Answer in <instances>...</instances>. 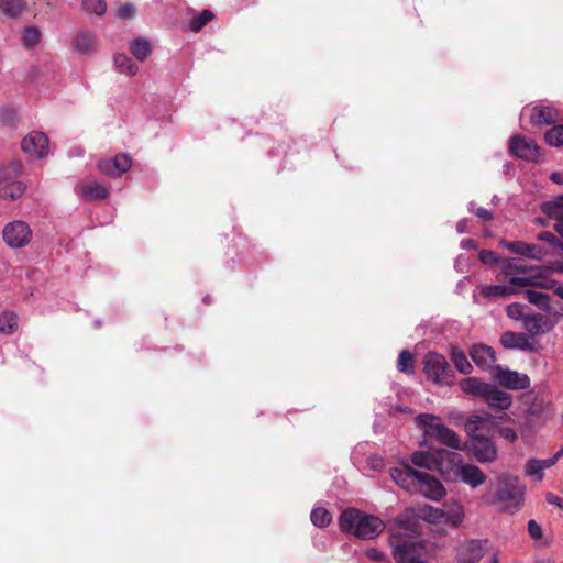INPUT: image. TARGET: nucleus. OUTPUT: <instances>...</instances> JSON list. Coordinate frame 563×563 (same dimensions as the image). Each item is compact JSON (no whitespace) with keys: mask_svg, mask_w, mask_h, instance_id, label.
Segmentation results:
<instances>
[{"mask_svg":"<svg viewBox=\"0 0 563 563\" xmlns=\"http://www.w3.org/2000/svg\"><path fill=\"white\" fill-rule=\"evenodd\" d=\"M98 46L99 43L93 33L81 31L75 36L74 47L82 55H89L97 52Z\"/></svg>","mask_w":563,"mask_h":563,"instance_id":"nucleus-26","label":"nucleus"},{"mask_svg":"<svg viewBox=\"0 0 563 563\" xmlns=\"http://www.w3.org/2000/svg\"><path fill=\"white\" fill-rule=\"evenodd\" d=\"M468 210L474 212L482 220L490 221L493 219V213L490 211L482 207L475 208L474 202H470Z\"/></svg>","mask_w":563,"mask_h":563,"instance_id":"nucleus-51","label":"nucleus"},{"mask_svg":"<svg viewBox=\"0 0 563 563\" xmlns=\"http://www.w3.org/2000/svg\"><path fill=\"white\" fill-rule=\"evenodd\" d=\"M367 555L372 559H377V555H376V550H369L367 552Z\"/></svg>","mask_w":563,"mask_h":563,"instance_id":"nucleus-64","label":"nucleus"},{"mask_svg":"<svg viewBox=\"0 0 563 563\" xmlns=\"http://www.w3.org/2000/svg\"><path fill=\"white\" fill-rule=\"evenodd\" d=\"M213 19V13L210 10H203L199 14L195 15L190 23L189 29L192 32L200 31L207 23H209Z\"/></svg>","mask_w":563,"mask_h":563,"instance_id":"nucleus-41","label":"nucleus"},{"mask_svg":"<svg viewBox=\"0 0 563 563\" xmlns=\"http://www.w3.org/2000/svg\"><path fill=\"white\" fill-rule=\"evenodd\" d=\"M460 245H461L462 249H475L476 247L475 242L473 240H471V239L462 240Z\"/></svg>","mask_w":563,"mask_h":563,"instance_id":"nucleus-59","label":"nucleus"},{"mask_svg":"<svg viewBox=\"0 0 563 563\" xmlns=\"http://www.w3.org/2000/svg\"><path fill=\"white\" fill-rule=\"evenodd\" d=\"M523 327L530 333L544 332L547 328V319L540 313H528L525 318Z\"/></svg>","mask_w":563,"mask_h":563,"instance_id":"nucleus-32","label":"nucleus"},{"mask_svg":"<svg viewBox=\"0 0 563 563\" xmlns=\"http://www.w3.org/2000/svg\"><path fill=\"white\" fill-rule=\"evenodd\" d=\"M12 169H13V172H14V173H16V174H18V173H20V170H21V165H20L19 163H14V164L12 165Z\"/></svg>","mask_w":563,"mask_h":563,"instance_id":"nucleus-63","label":"nucleus"},{"mask_svg":"<svg viewBox=\"0 0 563 563\" xmlns=\"http://www.w3.org/2000/svg\"><path fill=\"white\" fill-rule=\"evenodd\" d=\"M23 9L21 0H0V10L8 16H18Z\"/></svg>","mask_w":563,"mask_h":563,"instance_id":"nucleus-40","label":"nucleus"},{"mask_svg":"<svg viewBox=\"0 0 563 563\" xmlns=\"http://www.w3.org/2000/svg\"><path fill=\"white\" fill-rule=\"evenodd\" d=\"M77 192L88 201L106 199L109 195L108 188L96 180H89L79 185Z\"/></svg>","mask_w":563,"mask_h":563,"instance_id":"nucleus-24","label":"nucleus"},{"mask_svg":"<svg viewBox=\"0 0 563 563\" xmlns=\"http://www.w3.org/2000/svg\"><path fill=\"white\" fill-rule=\"evenodd\" d=\"M525 295L530 303L543 311L551 312V299L547 294L537 289H528Z\"/></svg>","mask_w":563,"mask_h":563,"instance_id":"nucleus-33","label":"nucleus"},{"mask_svg":"<svg viewBox=\"0 0 563 563\" xmlns=\"http://www.w3.org/2000/svg\"><path fill=\"white\" fill-rule=\"evenodd\" d=\"M132 158L128 154H118L113 158L101 159L98 162V170L111 178H119L131 168Z\"/></svg>","mask_w":563,"mask_h":563,"instance_id":"nucleus-11","label":"nucleus"},{"mask_svg":"<svg viewBox=\"0 0 563 563\" xmlns=\"http://www.w3.org/2000/svg\"><path fill=\"white\" fill-rule=\"evenodd\" d=\"M509 150L514 156L526 161H536L539 156V146L536 142L519 135L510 140Z\"/></svg>","mask_w":563,"mask_h":563,"instance_id":"nucleus-16","label":"nucleus"},{"mask_svg":"<svg viewBox=\"0 0 563 563\" xmlns=\"http://www.w3.org/2000/svg\"><path fill=\"white\" fill-rule=\"evenodd\" d=\"M550 179L556 184L563 185V172H553L550 175Z\"/></svg>","mask_w":563,"mask_h":563,"instance_id":"nucleus-58","label":"nucleus"},{"mask_svg":"<svg viewBox=\"0 0 563 563\" xmlns=\"http://www.w3.org/2000/svg\"><path fill=\"white\" fill-rule=\"evenodd\" d=\"M559 118V111L551 106H537L532 108L530 122L536 126L550 125Z\"/></svg>","mask_w":563,"mask_h":563,"instance_id":"nucleus-23","label":"nucleus"},{"mask_svg":"<svg viewBox=\"0 0 563 563\" xmlns=\"http://www.w3.org/2000/svg\"><path fill=\"white\" fill-rule=\"evenodd\" d=\"M508 277V284L485 286L482 295L486 298L507 297L521 288L536 283V275L528 272L523 266L517 265L514 260H507L503 263V272L497 276L499 282Z\"/></svg>","mask_w":563,"mask_h":563,"instance_id":"nucleus-2","label":"nucleus"},{"mask_svg":"<svg viewBox=\"0 0 563 563\" xmlns=\"http://www.w3.org/2000/svg\"><path fill=\"white\" fill-rule=\"evenodd\" d=\"M500 244L511 253L522 255L528 258L541 260L548 254V251L540 245L526 243L523 241L509 242L503 240L500 241Z\"/></svg>","mask_w":563,"mask_h":563,"instance_id":"nucleus-18","label":"nucleus"},{"mask_svg":"<svg viewBox=\"0 0 563 563\" xmlns=\"http://www.w3.org/2000/svg\"><path fill=\"white\" fill-rule=\"evenodd\" d=\"M41 40L40 31L35 27H27L23 34V43L27 47L36 45Z\"/></svg>","mask_w":563,"mask_h":563,"instance_id":"nucleus-48","label":"nucleus"},{"mask_svg":"<svg viewBox=\"0 0 563 563\" xmlns=\"http://www.w3.org/2000/svg\"><path fill=\"white\" fill-rule=\"evenodd\" d=\"M366 463L371 470L377 472L384 467V460L379 455H369L366 459Z\"/></svg>","mask_w":563,"mask_h":563,"instance_id":"nucleus-54","label":"nucleus"},{"mask_svg":"<svg viewBox=\"0 0 563 563\" xmlns=\"http://www.w3.org/2000/svg\"><path fill=\"white\" fill-rule=\"evenodd\" d=\"M495 371V378L501 386L508 389L523 390L530 386V378L527 374L503 368L500 366H496Z\"/></svg>","mask_w":563,"mask_h":563,"instance_id":"nucleus-12","label":"nucleus"},{"mask_svg":"<svg viewBox=\"0 0 563 563\" xmlns=\"http://www.w3.org/2000/svg\"><path fill=\"white\" fill-rule=\"evenodd\" d=\"M424 372L427 377L438 385L451 386L454 383V372L441 354L428 353L426 355Z\"/></svg>","mask_w":563,"mask_h":563,"instance_id":"nucleus-7","label":"nucleus"},{"mask_svg":"<svg viewBox=\"0 0 563 563\" xmlns=\"http://www.w3.org/2000/svg\"><path fill=\"white\" fill-rule=\"evenodd\" d=\"M418 475L419 472L408 465L390 470V477L393 481L406 490H410L412 487H416Z\"/></svg>","mask_w":563,"mask_h":563,"instance_id":"nucleus-20","label":"nucleus"},{"mask_svg":"<svg viewBox=\"0 0 563 563\" xmlns=\"http://www.w3.org/2000/svg\"><path fill=\"white\" fill-rule=\"evenodd\" d=\"M48 144L44 133L33 131L22 140L21 147L24 153L42 158L48 153Z\"/></svg>","mask_w":563,"mask_h":563,"instance_id":"nucleus-15","label":"nucleus"},{"mask_svg":"<svg viewBox=\"0 0 563 563\" xmlns=\"http://www.w3.org/2000/svg\"><path fill=\"white\" fill-rule=\"evenodd\" d=\"M500 344L506 349L533 350L529 335L525 333L507 331L500 336Z\"/></svg>","mask_w":563,"mask_h":563,"instance_id":"nucleus-25","label":"nucleus"},{"mask_svg":"<svg viewBox=\"0 0 563 563\" xmlns=\"http://www.w3.org/2000/svg\"><path fill=\"white\" fill-rule=\"evenodd\" d=\"M561 456H563V446L552 457H549L548 460H553L555 464Z\"/></svg>","mask_w":563,"mask_h":563,"instance_id":"nucleus-62","label":"nucleus"},{"mask_svg":"<svg viewBox=\"0 0 563 563\" xmlns=\"http://www.w3.org/2000/svg\"><path fill=\"white\" fill-rule=\"evenodd\" d=\"M532 286L547 289L553 288L554 294L563 300V283H556L553 279L539 280L538 276L536 275V283H533Z\"/></svg>","mask_w":563,"mask_h":563,"instance_id":"nucleus-46","label":"nucleus"},{"mask_svg":"<svg viewBox=\"0 0 563 563\" xmlns=\"http://www.w3.org/2000/svg\"><path fill=\"white\" fill-rule=\"evenodd\" d=\"M135 14V8L131 3L121 4L115 12V16L122 20L131 19Z\"/></svg>","mask_w":563,"mask_h":563,"instance_id":"nucleus-49","label":"nucleus"},{"mask_svg":"<svg viewBox=\"0 0 563 563\" xmlns=\"http://www.w3.org/2000/svg\"><path fill=\"white\" fill-rule=\"evenodd\" d=\"M523 413V427L530 432L543 428L554 416V404L543 390L533 388L520 397Z\"/></svg>","mask_w":563,"mask_h":563,"instance_id":"nucleus-1","label":"nucleus"},{"mask_svg":"<svg viewBox=\"0 0 563 563\" xmlns=\"http://www.w3.org/2000/svg\"><path fill=\"white\" fill-rule=\"evenodd\" d=\"M130 51L140 62H144L153 52V46L147 38L137 37L131 42Z\"/></svg>","mask_w":563,"mask_h":563,"instance_id":"nucleus-29","label":"nucleus"},{"mask_svg":"<svg viewBox=\"0 0 563 563\" xmlns=\"http://www.w3.org/2000/svg\"><path fill=\"white\" fill-rule=\"evenodd\" d=\"M443 515L442 523H449L452 527H459L464 518V509L460 504L453 503L445 506L443 509Z\"/></svg>","mask_w":563,"mask_h":563,"instance_id":"nucleus-30","label":"nucleus"},{"mask_svg":"<svg viewBox=\"0 0 563 563\" xmlns=\"http://www.w3.org/2000/svg\"><path fill=\"white\" fill-rule=\"evenodd\" d=\"M397 368L399 372L407 374L413 372V356L409 351L404 350L400 352L397 361Z\"/></svg>","mask_w":563,"mask_h":563,"instance_id":"nucleus-43","label":"nucleus"},{"mask_svg":"<svg viewBox=\"0 0 563 563\" xmlns=\"http://www.w3.org/2000/svg\"><path fill=\"white\" fill-rule=\"evenodd\" d=\"M538 240L549 242L550 244L563 246V243L560 242V240L551 232L549 231H542L537 235Z\"/></svg>","mask_w":563,"mask_h":563,"instance_id":"nucleus-53","label":"nucleus"},{"mask_svg":"<svg viewBox=\"0 0 563 563\" xmlns=\"http://www.w3.org/2000/svg\"><path fill=\"white\" fill-rule=\"evenodd\" d=\"M528 533L533 540H539L543 536L542 527L533 519L528 521Z\"/></svg>","mask_w":563,"mask_h":563,"instance_id":"nucleus-50","label":"nucleus"},{"mask_svg":"<svg viewBox=\"0 0 563 563\" xmlns=\"http://www.w3.org/2000/svg\"><path fill=\"white\" fill-rule=\"evenodd\" d=\"M555 317H563V306H559L558 308L551 307V312Z\"/></svg>","mask_w":563,"mask_h":563,"instance_id":"nucleus-61","label":"nucleus"},{"mask_svg":"<svg viewBox=\"0 0 563 563\" xmlns=\"http://www.w3.org/2000/svg\"><path fill=\"white\" fill-rule=\"evenodd\" d=\"M498 433L503 439H505L508 442H515L518 438L516 430L510 427L499 428Z\"/></svg>","mask_w":563,"mask_h":563,"instance_id":"nucleus-55","label":"nucleus"},{"mask_svg":"<svg viewBox=\"0 0 563 563\" xmlns=\"http://www.w3.org/2000/svg\"><path fill=\"white\" fill-rule=\"evenodd\" d=\"M483 400H485L489 407L501 411L508 410L512 405V396L509 393L500 390L493 385L489 386Z\"/></svg>","mask_w":563,"mask_h":563,"instance_id":"nucleus-21","label":"nucleus"},{"mask_svg":"<svg viewBox=\"0 0 563 563\" xmlns=\"http://www.w3.org/2000/svg\"><path fill=\"white\" fill-rule=\"evenodd\" d=\"M82 7L86 12L96 15H103L107 10L104 0H82Z\"/></svg>","mask_w":563,"mask_h":563,"instance_id":"nucleus-44","label":"nucleus"},{"mask_svg":"<svg viewBox=\"0 0 563 563\" xmlns=\"http://www.w3.org/2000/svg\"><path fill=\"white\" fill-rule=\"evenodd\" d=\"M459 462V453L444 449L434 451H417L411 456V462L418 467L438 471L442 475L449 474L451 462Z\"/></svg>","mask_w":563,"mask_h":563,"instance_id":"nucleus-6","label":"nucleus"},{"mask_svg":"<svg viewBox=\"0 0 563 563\" xmlns=\"http://www.w3.org/2000/svg\"><path fill=\"white\" fill-rule=\"evenodd\" d=\"M451 358H452V362L454 363L455 368L461 374L466 375L472 372L473 366L468 362L466 354L462 350H460L457 347H453L451 351Z\"/></svg>","mask_w":563,"mask_h":563,"instance_id":"nucleus-35","label":"nucleus"},{"mask_svg":"<svg viewBox=\"0 0 563 563\" xmlns=\"http://www.w3.org/2000/svg\"><path fill=\"white\" fill-rule=\"evenodd\" d=\"M470 452L479 463L493 462L497 456L494 442L483 435L471 437Z\"/></svg>","mask_w":563,"mask_h":563,"instance_id":"nucleus-14","label":"nucleus"},{"mask_svg":"<svg viewBox=\"0 0 563 563\" xmlns=\"http://www.w3.org/2000/svg\"><path fill=\"white\" fill-rule=\"evenodd\" d=\"M479 260L483 264L492 265L498 262V256L494 251L484 250L479 253Z\"/></svg>","mask_w":563,"mask_h":563,"instance_id":"nucleus-52","label":"nucleus"},{"mask_svg":"<svg viewBox=\"0 0 563 563\" xmlns=\"http://www.w3.org/2000/svg\"><path fill=\"white\" fill-rule=\"evenodd\" d=\"M526 486L521 484L518 476L501 474L496 479V493L487 498L488 504L499 505L503 511L515 514L523 506Z\"/></svg>","mask_w":563,"mask_h":563,"instance_id":"nucleus-4","label":"nucleus"},{"mask_svg":"<svg viewBox=\"0 0 563 563\" xmlns=\"http://www.w3.org/2000/svg\"><path fill=\"white\" fill-rule=\"evenodd\" d=\"M339 525L342 531L363 540L376 538L386 527L385 522L377 516L355 508L345 509L339 518Z\"/></svg>","mask_w":563,"mask_h":563,"instance_id":"nucleus-3","label":"nucleus"},{"mask_svg":"<svg viewBox=\"0 0 563 563\" xmlns=\"http://www.w3.org/2000/svg\"><path fill=\"white\" fill-rule=\"evenodd\" d=\"M490 384H487L476 377H467L463 378L460 382V388L464 394L484 398L485 394L487 393Z\"/></svg>","mask_w":563,"mask_h":563,"instance_id":"nucleus-27","label":"nucleus"},{"mask_svg":"<svg viewBox=\"0 0 563 563\" xmlns=\"http://www.w3.org/2000/svg\"><path fill=\"white\" fill-rule=\"evenodd\" d=\"M417 423L423 428L424 435L435 439L441 444L453 450H462L460 437L440 422V418L429 413H421L416 418Z\"/></svg>","mask_w":563,"mask_h":563,"instance_id":"nucleus-5","label":"nucleus"},{"mask_svg":"<svg viewBox=\"0 0 563 563\" xmlns=\"http://www.w3.org/2000/svg\"><path fill=\"white\" fill-rule=\"evenodd\" d=\"M25 191V185L21 181L8 183L0 189V197L3 199L15 200Z\"/></svg>","mask_w":563,"mask_h":563,"instance_id":"nucleus-37","label":"nucleus"},{"mask_svg":"<svg viewBox=\"0 0 563 563\" xmlns=\"http://www.w3.org/2000/svg\"><path fill=\"white\" fill-rule=\"evenodd\" d=\"M19 318L13 311H4L0 314V332L11 335L18 331Z\"/></svg>","mask_w":563,"mask_h":563,"instance_id":"nucleus-34","label":"nucleus"},{"mask_svg":"<svg viewBox=\"0 0 563 563\" xmlns=\"http://www.w3.org/2000/svg\"><path fill=\"white\" fill-rule=\"evenodd\" d=\"M2 235L10 247H22L31 241L32 231L27 223L15 220L4 227Z\"/></svg>","mask_w":563,"mask_h":563,"instance_id":"nucleus-9","label":"nucleus"},{"mask_svg":"<svg viewBox=\"0 0 563 563\" xmlns=\"http://www.w3.org/2000/svg\"><path fill=\"white\" fill-rule=\"evenodd\" d=\"M486 541L470 539L461 542L456 548L457 563H477L484 556Z\"/></svg>","mask_w":563,"mask_h":563,"instance_id":"nucleus-10","label":"nucleus"},{"mask_svg":"<svg viewBox=\"0 0 563 563\" xmlns=\"http://www.w3.org/2000/svg\"><path fill=\"white\" fill-rule=\"evenodd\" d=\"M393 555L398 563H422L417 559L418 543L411 540H400L395 537L390 540Z\"/></svg>","mask_w":563,"mask_h":563,"instance_id":"nucleus-13","label":"nucleus"},{"mask_svg":"<svg viewBox=\"0 0 563 563\" xmlns=\"http://www.w3.org/2000/svg\"><path fill=\"white\" fill-rule=\"evenodd\" d=\"M553 465V460L530 459L525 464V474L537 482H541L544 477L543 471Z\"/></svg>","mask_w":563,"mask_h":563,"instance_id":"nucleus-28","label":"nucleus"},{"mask_svg":"<svg viewBox=\"0 0 563 563\" xmlns=\"http://www.w3.org/2000/svg\"><path fill=\"white\" fill-rule=\"evenodd\" d=\"M542 211L556 220L554 229L563 239V195L558 196L553 200L545 201L542 205Z\"/></svg>","mask_w":563,"mask_h":563,"instance_id":"nucleus-22","label":"nucleus"},{"mask_svg":"<svg viewBox=\"0 0 563 563\" xmlns=\"http://www.w3.org/2000/svg\"><path fill=\"white\" fill-rule=\"evenodd\" d=\"M418 482L416 488L424 495L427 498L432 500H439L444 495V488L442 484L428 473L419 472Z\"/></svg>","mask_w":563,"mask_h":563,"instance_id":"nucleus-17","label":"nucleus"},{"mask_svg":"<svg viewBox=\"0 0 563 563\" xmlns=\"http://www.w3.org/2000/svg\"><path fill=\"white\" fill-rule=\"evenodd\" d=\"M395 525L401 529V528H407V521H406V517L405 516H399L398 518H396L395 520Z\"/></svg>","mask_w":563,"mask_h":563,"instance_id":"nucleus-60","label":"nucleus"},{"mask_svg":"<svg viewBox=\"0 0 563 563\" xmlns=\"http://www.w3.org/2000/svg\"><path fill=\"white\" fill-rule=\"evenodd\" d=\"M545 141L551 146H563V124L554 125L544 135Z\"/></svg>","mask_w":563,"mask_h":563,"instance_id":"nucleus-42","label":"nucleus"},{"mask_svg":"<svg viewBox=\"0 0 563 563\" xmlns=\"http://www.w3.org/2000/svg\"><path fill=\"white\" fill-rule=\"evenodd\" d=\"M527 310H528L527 306H525L522 303H518V302L510 303L506 308L507 316L510 319L522 320V321L525 320L526 316L528 314Z\"/></svg>","mask_w":563,"mask_h":563,"instance_id":"nucleus-45","label":"nucleus"},{"mask_svg":"<svg viewBox=\"0 0 563 563\" xmlns=\"http://www.w3.org/2000/svg\"><path fill=\"white\" fill-rule=\"evenodd\" d=\"M470 355L475 365L484 371L493 368L496 362L494 350L484 344L473 345Z\"/></svg>","mask_w":563,"mask_h":563,"instance_id":"nucleus-19","label":"nucleus"},{"mask_svg":"<svg viewBox=\"0 0 563 563\" xmlns=\"http://www.w3.org/2000/svg\"><path fill=\"white\" fill-rule=\"evenodd\" d=\"M311 522L319 528H324L331 522L330 512L322 507L314 508L310 515Z\"/></svg>","mask_w":563,"mask_h":563,"instance_id":"nucleus-39","label":"nucleus"},{"mask_svg":"<svg viewBox=\"0 0 563 563\" xmlns=\"http://www.w3.org/2000/svg\"><path fill=\"white\" fill-rule=\"evenodd\" d=\"M115 69L123 75L134 76L139 71L137 65L126 54H115L113 57Z\"/></svg>","mask_w":563,"mask_h":563,"instance_id":"nucleus-31","label":"nucleus"},{"mask_svg":"<svg viewBox=\"0 0 563 563\" xmlns=\"http://www.w3.org/2000/svg\"><path fill=\"white\" fill-rule=\"evenodd\" d=\"M545 500L549 504L554 505V506L559 507L560 509H563V498L554 495L553 493H548L545 495Z\"/></svg>","mask_w":563,"mask_h":563,"instance_id":"nucleus-56","label":"nucleus"},{"mask_svg":"<svg viewBox=\"0 0 563 563\" xmlns=\"http://www.w3.org/2000/svg\"><path fill=\"white\" fill-rule=\"evenodd\" d=\"M449 474L446 476L459 477L463 483L476 488L485 483L486 475L482 470L473 464H464L463 456L459 453V462H451Z\"/></svg>","mask_w":563,"mask_h":563,"instance_id":"nucleus-8","label":"nucleus"},{"mask_svg":"<svg viewBox=\"0 0 563 563\" xmlns=\"http://www.w3.org/2000/svg\"><path fill=\"white\" fill-rule=\"evenodd\" d=\"M489 422V418L481 415H472L465 422V431L470 437L477 435V431Z\"/></svg>","mask_w":563,"mask_h":563,"instance_id":"nucleus-38","label":"nucleus"},{"mask_svg":"<svg viewBox=\"0 0 563 563\" xmlns=\"http://www.w3.org/2000/svg\"><path fill=\"white\" fill-rule=\"evenodd\" d=\"M467 230H468V220L467 219L460 220L456 224L457 233L462 234V233L467 232Z\"/></svg>","mask_w":563,"mask_h":563,"instance_id":"nucleus-57","label":"nucleus"},{"mask_svg":"<svg viewBox=\"0 0 563 563\" xmlns=\"http://www.w3.org/2000/svg\"><path fill=\"white\" fill-rule=\"evenodd\" d=\"M16 115V111L14 108L10 106L0 107V124L1 125H10L13 123Z\"/></svg>","mask_w":563,"mask_h":563,"instance_id":"nucleus-47","label":"nucleus"},{"mask_svg":"<svg viewBox=\"0 0 563 563\" xmlns=\"http://www.w3.org/2000/svg\"><path fill=\"white\" fill-rule=\"evenodd\" d=\"M417 516L430 523H442L444 515L443 509L432 506H423L418 509Z\"/></svg>","mask_w":563,"mask_h":563,"instance_id":"nucleus-36","label":"nucleus"}]
</instances>
